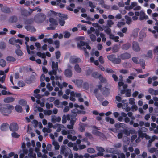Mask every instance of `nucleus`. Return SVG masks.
Here are the masks:
<instances>
[{"label": "nucleus", "instance_id": "1", "mask_svg": "<svg viewBox=\"0 0 158 158\" xmlns=\"http://www.w3.org/2000/svg\"><path fill=\"white\" fill-rule=\"evenodd\" d=\"M138 134L139 135V137H145L146 139H149L148 143V147H149L151 146V143L155 139H157V137L155 135H154L152 137V138L148 135H147V134L145 133H143L141 131H138Z\"/></svg>", "mask_w": 158, "mask_h": 158}, {"label": "nucleus", "instance_id": "2", "mask_svg": "<svg viewBox=\"0 0 158 158\" xmlns=\"http://www.w3.org/2000/svg\"><path fill=\"white\" fill-rule=\"evenodd\" d=\"M77 46L79 49L84 50L85 55L88 56V53L86 51V48L90 50L91 47L89 45L83 41H79L77 43Z\"/></svg>", "mask_w": 158, "mask_h": 158}, {"label": "nucleus", "instance_id": "3", "mask_svg": "<svg viewBox=\"0 0 158 158\" xmlns=\"http://www.w3.org/2000/svg\"><path fill=\"white\" fill-rule=\"evenodd\" d=\"M52 70L48 72L49 74L50 75H56L57 73L56 71L58 69V62L55 63V62L52 61Z\"/></svg>", "mask_w": 158, "mask_h": 158}, {"label": "nucleus", "instance_id": "4", "mask_svg": "<svg viewBox=\"0 0 158 158\" xmlns=\"http://www.w3.org/2000/svg\"><path fill=\"white\" fill-rule=\"evenodd\" d=\"M49 21L51 23L50 26L47 28L48 30H54L58 24L57 21L53 18H51L49 19Z\"/></svg>", "mask_w": 158, "mask_h": 158}, {"label": "nucleus", "instance_id": "5", "mask_svg": "<svg viewBox=\"0 0 158 158\" xmlns=\"http://www.w3.org/2000/svg\"><path fill=\"white\" fill-rule=\"evenodd\" d=\"M68 135H67V137L68 139L70 140H71L72 141H74L76 140L77 139V137L75 136H72V135H74L76 133L75 131L73 129H70L68 130Z\"/></svg>", "mask_w": 158, "mask_h": 158}, {"label": "nucleus", "instance_id": "6", "mask_svg": "<svg viewBox=\"0 0 158 158\" xmlns=\"http://www.w3.org/2000/svg\"><path fill=\"white\" fill-rule=\"evenodd\" d=\"M93 128L95 129L93 130L92 131V133L94 135L99 136L101 139H104V138L105 136L104 135L97 130H99L97 127L94 126H93Z\"/></svg>", "mask_w": 158, "mask_h": 158}, {"label": "nucleus", "instance_id": "7", "mask_svg": "<svg viewBox=\"0 0 158 158\" xmlns=\"http://www.w3.org/2000/svg\"><path fill=\"white\" fill-rule=\"evenodd\" d=\"M76 120V118H71V119L70 121V124H68L67 125V128L69 129H73L74 128V125Z\"/></svg>", "mask_w": 158, "mask_h": 158}, {"label": "nucleus", "instance_id": "8", "mask_svg": "<svg viewBox=\"0 0 158 158\" xmlns=\"http://www.w3.org/2000/svg\"><path fill=\"white\" fill-rule=\"evenodd\" d=\"M18 126L16 123H13L10 124L9 126L10 130L12 131H16L18 129Z\"/></svg>", "mask_w": 158, "mask_h": 158}, {"label": "nucleus", "instance_id": "9", "mask_svg": "<svg viewBox=\"0 0 158 158\" xmlns=\"http://www.w3.org/2000/svg\"><path fill=\"white\" fill-rule=\"evenodd\" d=\"M69 151H71L69 148L66 146H63L61 147L60 153L62 154H65L66 155H67V152Z\"/></svg>", "mask_w": 158, "mask_h": 158}, {"label": "nucleus", "instance_id": "10", "mask_svg": "<svg viewBox=\"0 0 158 158\" xmlns=\"http://www.w3.org/2000/svg\"><path fill=\"white\" fill-rule=\"evenodd\" d=\"M51 118V122L54 123L60 122L61 120V118L59 116L56 117L55 115H52Z\"/></svg>", "mask_w": 158, "mask_h": 158}, {"label": "nucleus", "instance_id": "11", "mask_svg": "<svg viewBox=\"0 0 158 158\" xmlns=\"http://www.w3.org/2000/svg\"><path fill=\"white\" fill-rule=\"evenodd\" d=\"M148 19V16L143 11H140V15L139 19L140 20H146Z\"/></svg>", "mask_w": 158, "mask_h": 158}, {"label": "nucleus", "instance_id": "12", "mask_svg": "<svg viewBox=\"0 0 158 158\" xmlns=\"http://www.w3.org/2000/svg\"><path fill=\"white\" fill-rule=\"evenodd\" d=\"M71 94L72 95H74L76 97L78 98V100L80 102H84V99L81 97V94L79 93H75L74 92H71Z\"/></svg>", "mask_w": 158, "mask_h": 158}, {"label": "nucleus", "instance_id": "13", "mask_svg": "<svg viewBox=\"0 0 158 158\" xmlns=\"http://www.w3.org/2000/svg\"><path fill=\"white\" fill-rule=\"evenodd\" d=\"M132 48L133 50L135 51L139 52L140 50V48L138 43L135 42H133Z\"/></svg>", "mask_w": 158, "mask_h": 158}, {"label": "nucleus", "instance_id": "14", "mask_svg": "<svg viewBox=\"0 0 158 158\" xmlns=\"http://www.w3.org/2000/svg\"><path fill=\"white\" fill-rule=\"evenodd\" d=\"M15 99L12 97H8L5 98L3 99V101L5 103H11L14 102Z\"/></svg>", "mask_w": 158, "mask_h": 158}, {"label": "nucleus", "instance_id": "15", "mask_svg": "<svg viewBox=\"0 0 158 158\" xmlns=\"http://www.w3.org/2000/svg\"><path fill=\"white\" fill-rule=\"evenodd\" d=\"M0 112L4 115H7V114L10 113V110L6 107H4L3 106L2 107Z\"/></svg>", "mask_w": 158, "mask_h": 158}, {"label": "nucleus", "instance_id": "16", "mask_svg": "<svg viewBox=\"0 0 158 158\" xmlns=\"http://www.w3.org/2000/svg\"><path fill=\"white\" fill-rule=\"evenodd\" d=\"M81 61V60L79 58H72L70 59L69 62L70 63H78Z\"/></svg>", "mask_w": 158, "mask_h": 158}, {"label": "nucleus", "instance_id": "17", "mask_svg": "<svg viewBox=\"0 0 158 158\" xmlns=\"http://www.w3.org/2000/svg\"><path fill=\"white\" fill-rule=\"evenodd\" d=\"M120 57L123 60L127 59L131 57V55L128 53H125L121 54Z\"/></svg>", "mask_w": 158, "mask_h": 158}, {"label": "nucleus", "instance_id": "18", "mask_svg": "<svg viewBox=\"0 0 158 158\" xmlns=\"http://www.w3.org/2000/svg\"><path fill=\"white\" fill-rule=\"evenodd\" d=\"M81 112V111H79L76 108L72 110V114L71 115V118H76L77 116V113H80Z\"/></svg>", "mask_w": 158, "mask_h": 158}, {"label": "nucleus", "instance_id": "19", "mask_svg": "<svg viewBox=\"0 0 158 158\" xmlns=\"http://www.w3.org/2000/svg\"><path fill=\"white\" fill-rule=\"evenodd\" d=\"M65 75L67 77H70L72 75V72L71 70L67 69L65 71Z\"/></svg>", "mask_w": 158, "mask_h": 158}, {"label": "nucleus", "instance_id": "20", "mask_svg": "<svg viewBox=\"0 0 158 158\" xmlns=\"http://www.w3.org/2000/svg\"><path fill=\"white\" fill-rule=\"evenodd\" d=\"M9 126V124L7 123H3L1 126V129L3 131H6L7 129Z\"/></svg>", "mask_w": 158, "mask_h": 158}, {"label": "nucleus", "instance_id": "21", "mask_svg": "<svg viewBox=\"0 0 158 158\" xmlns=\"http://www.w3.org/2000/svg\"><path fill=\"white\" fill-rule=\"evenodd\" d=\"M87 125L82 123H80L79 127V131L81 132H83L85 130V127H86Z\"/></svg>", "mask_w": 158, "mask_h": 158}, {"label": "nucleus", "instance_id": "22", "mask_svg": "<svg viewBox=\"0 0 158 158\" xmlns=\"http://www.w3.org/2000/svg\"><path fill=\"white\" fill-rule=\"evenodd\" d=\"M29 151V152L28 154V157L31 158H36V154L33 153L32 148H30Z\"/></svg>", "mask_w": 158, "mask_h": 158}, {"label": "nucleus", "instance_id": "23", "mask_svg": "<svg viewBox=\"0 0 158 158\" xmlns=\"http://www.w3.org/2000/svg\"><path fill=\"white\" fill-rule=\"evenodd\" d=\"M109 37L110 39L114 40L115 42H119L118 39L119 37L118 36H115L114 35L110 34Z\"/></svg>", "mask_w": 158, "mask_h": 158}, {"label": "nucleus", "instance_id": "24", "mask_svg": "<svg viewBox=\"0 0 158 158\" xmlns=\"http://www.w3.org/2000/svg\"><path fill=\"white\" fill-rule=\"evenodd\" d=\"M25 28L27 31H29L32 32H35L36 31V29L35 28L33 27L30 25L25 26Z\"/></svg>", "mask_w": 158, "mask_h": 158}, {"label": "nucleus", "instance_id": "25", "mask_svg": "<svg viewBox=\"0 0 158 158\" xmlns=\"http://www.w3.org/2000/svg\"><path fill=\"white\" fill-rule=\"evenodd\" d=\"M64 126L61 124H56L55 126L54 127V128H57L56 130V131L58 132H60L61 129V128H63Z\"/></svg>", "mask_w": 158, "mask_h": 158}, {"label": "nucleus", "instance_id": "26", "mask_svg": "<svg viewBox=\"0 0 158 158\" xmlns=\"http://www.w3.org/2000/svg\"><path fill=\"white\" fill-rule=\"evenodd\" d=\"M137 5V3L136 2H133L130 6H127L126 7V9L127 10H129L135 8Z\"/></svg>", "mask_w": 158, "mask_h": 158}, {"label": "nucleus", "instance_id": "27", "mask_svg": "<svg viewBox=\"0 0 158 158\" xmlns=\"http://www.w3.org/2000/svg\"><path fill=\"white\" fill-rule=\"evenodd\" d=\"M75 70L77 73H81L82 71L81 69L78 64H76L74 67Z\"/></svg>", "mask_w": 158, "mask_h": 158}, {"label": "nucleus", "instance_id": "28", "mask_svg": "<svg viewBox=\"0 0 158 158\" xmlns=\"http://www.w3.org/2000/svg\"><path fill=\"white\" fill-rule=\"evenodd\" d=\"M139 29L138 28H136L134 29L133 31L132 35L135 38L136 37L138 36V34Z\"/></svg>", "mask_w": 158, "mask_h": 158}, {"label": "nucleus", "instance_id": "29", "mask_svg": "<svg viewBox=\"0 0 158 158\" xmlns=\"http://www.w3.org/2000/svg\"><path fill=\"white\" fill-rule=\"evenodd\" d=\"M128 103H125L124 104V106H123L122 107V108L123 109H124L126 112H129L131 110V107H130L128 106Z\"/></svg>", "mask_w": 158, "mask_h": 158}, {"label": "nucleus", "instance_id": "30", "mask_svg": "<svg viewBox=\"0 0 158 158\" xmlns=\"http://www.w3.org/2000/svg\"><path fill=\"white\" fill-rule=\"evenodd\" d=\"M131 45L130 43H127L122 46V48L123 50H127L131 47Z\"/></svg>", "mask_w": 158, "mask_h": 158}, {"label": "nucleus", "instance_id": "31", "mask_svg": "<svg viewBox=\"0 0 158 158\" xmlns=\"http://www.w3.org/2000/svg\"><path fill=\"white\" fill-rule=\"evenodd\" d=\"M17 21V18L15 16L11 17L9 19L10 22L12 23H15Z\"/></svg>", "mask_w": 158, "mask_h": 158}, {"label": "nucleus", "instance_id": "32", "mask_svg": "<svg viewBox=\"0 0 158 158\" xmlns=\"http://www.w3.org/2000/svg\"><path fill=\"white\" fill-rule=\"evenodd\" d=\"M1 10L4 12L6 13H10V8L7 7H1Z\"/></svg>", "mask_w": 158, "mask_h": 158}, {"label": "nucleus", "instance_id": "33", "mask_svg": "<svg viewBox=\"0 0 158 158\" xmlns=\"http://www.w3.org/2000/svg\"><path fill=\"white\" fill-rule=\"evenodd\" d=\"M75 5L74 4H71L69 6H67L66 8L67 9L70 11H73V8H75Z\"/></svg>", "mask_w": 158, "mask_h": 158}, {"label": "nucleus", "instance_id": "34", "mask_svg": "<svg viewBox=\"0 0 158 158\" xmlns=\"http://www.w3.org/2000/svg\"><path fill=\"white\" fill-rule=\"evenodd\" d=\"M105 119L107 122H109L110 124H113L115 122L114 120L113 119L110 118L108 117H106L105 118Z\"/></svg>", "mask_w": 158, "mask_h": 158}, {"label": "nucleus", "instance_id": "35", "mask_svg": "<svg viewBox=\"0 0 158 158\" xmlns=\"http://www.w3.org/2000/svg\"><path fill=\"white\" fill-rule=\"evenodd\" d=\"M26 145L27 147L29 148L31 145L33 147H34L35 146V143L33 140H32L31 141V143L30 142H27L26 143Z\"/></svg>", "mask_w": 158, "mask_h": 158}, {"label": "nucleus", "instance_id": "36", "mask_svg": "<svg viewBox=\"0 0 158 158\" xmlns=\"http://www.w3.org/2000/svg\"><path fill=\"white\" fill-rule=\"evenodd\" d=\"M6 60L7 61L10 62H13L16 60L15 58L10 56H7L6 57Z\"/></svg>", "mask_w": 158, "mask_h": 158}, {"label": "nucleus", "instance_id": "37", "mask_svg": "<svg viewBox=\"0 0 158 158\" xmlns=\"http://www.w3.org/2000/svg\"><path fill=\"white\" fill-rule=\"evenodd\" d=\"M56 15L58 16L59 17L61 18L60 19H66L67 18V15L61 13H57Z\"/></svg>", "mask_w": 158, "mask_h": 158}, {"label": "nucleus", "instance_id": "38", "mask_svg": "<svg viewBox=\"0 0 158 158\" xmlns=\"http://www.w3.org/2000/svg\"><path fill=\"white\" fill-rule=\"evenodd\" d=\"M6 61L3 59H1L0 60V65L2 67H4L6 65Z\"/></svg>", "mask_w": 158, "mask_h": 158}, {"label": "nucleus", "instance_id": "39", "mask_svg": "<svg viewBox=\"0 0 158 158\" xmlns=\"http://www.w3.org/2000/svg\"><path fill=\"white\" fill-rule=\"evenodd\" d=\"M115 57L116 56L115 55H111L108 56H107V58L109 60L112 61L113 62Z\"/></svg>", "mask_w": 158, "mask_h": 158}, {"label": "nucleus", "instance_id": "40", "mask_svg": "<svg viewBox=\"0 0 158 158\" xmlns=\"http://www.w3.org/2000/svg\"><path fill=\"white\" fill-rule=\"evenodd\" d=\"M52 144L55 146V148L56 150H58L60 146L57 142L53 140Z\"/></svg>", "mask_w": 158, "mask_h": 158}, {"label": "nucleus", "instance_id": "41", "mask_svg": "<svg viewBox=\"0 0 158 158\" xmlns=\"http://www.w3.org/2000/svg\"><path fill=\"white\" fill-rule=\"evenodd\" d=\"M119 49V46L118 45H114L112 48V51L113 52L115 53L118 51Z\"/></svg>", "mask_w": 158, "mask_h": 158}, {"label": "nucleus", "instance_id": "42", "mask_svg": "<svg viewBox=\"0 0 158 158\" xmlns=\"http://www.w3.org/2000/svg\"><path fill=\"white\" fill-rule=\"evenodd\" d=\"M37 55L39 57H41L43 58H46V55L44 53H42L41 52H38L37 53Z\"/></svg>", "mask_w": 158, "mask_h": 158}, {"label": "nucleus", "instance_id": "43", "mask_svg": "<svg viewBox=\"0 0 158 158\" xmlns=\"http://www.w3.org/2000/svg\"><path fill=\"white\" fill-rule=\"evenodd\" d=\"M16 110L18 112H21L22 110V107L19 105H17L15 107Z\"/></svg>", "mask_w": 158, "mask_h": 158}, {"label": "nucleus", "instance_id": "44", "mask_svg": "<svg viewBox=\"0 0 158 158\" xmlns=\"http://www.w3.org/2000/svg\"><path fill=\"white\" fill-rule=\"evenodd\" d=\"M87 152L90 153H94L96 152L95 150L91 148H88L87 150Z\"/></svg>", "mask_w": 158, "mask_h": 158}, {"label": "nucleus", "instance_id": "45", "mask_svg": "<svg viewBox=\"0 0 158 158\" xmlns=\"http://www.w3.org/2000/svg\"><path fill=\"white\" fill-rule=\"evenodd\" d=\"M9 68H7L4 71H3L0 70V75H3V76H6V74L9 71Z\"/></svg>", "mask_w": 158, "mask_h": 158}, {"label": "nucleus", "instance_id": "46", "mask_svg": "<svg viewBox=\"0 0 158 158\" xmlns=\"http://www.w3.org/2000/svg\"><path fill=\"white\" fill-rule=\"evenodd\" d=\"M125 19L126 20V23L127 24H129L132 21L131 19V18L128 17L127 16H125Z\"/></svg>", "mask_w": 158, "mask_h": 158}, {"label": "nucleus", "instance_id": "47", "mask_svg": "<svg viewBox=\"0 0 158 158\" xmlns=\"http://www.w3.org/2000/svg\"><path fill=\"white\" fill-rule=\"evenodd\" d=\"M98 88H96L94 91V93L96 94H97L99 92V90H101L102 85H99L97 86Z\"/></svg>", "mask_w": 158, "mask_h": 158}, {"label": "nucleus", "instance_id": "48", "mask_svg": "<svg viewBox=\"0 0 158 158\" xmlns=\"http://www.w3.org/2000/svg\"><path fill=\"white\" fill-rule=\"evenodd\" d=\"M123 66L127 68H130L131 67V64L130 63L125 62L123 64Z\"/></svg>", "mask_w": 158, "mask_h": 158}, {"label": "nucleus", "instance_id": "49", "mask_svg": "<svg viewBox=\"0 0 158 158\" xmlns=\"http://www.w3.org/2000/svg\"><path fill=\"white\" fill-rule=\"evenodd\" d=\"M9 42L10 44H15L16 43V39L14 38H11L9 40Z\"/></svg>", "mask_w": 158, "mask_h": 158}, {"label": "nucleus", "instance_id": "50", "mask_svg": "<svg viewBox=\"0 0 158 158\" xmlns=\"http://www.w3.org/2000/svg\"><path fill=\"white\" fill-rule=\"evenodd\" d=\"M121 62V59L119 58H115L114 59L113 63L115 64H118L120 63Z\"/></svg>", "mask_w": 158, "mask_h": 158}, {"label": "nucleus", "instance_id": "51", "mask_svg": "<svg viewBox=\"0 0 158 158\" xmlns=\"http://www.w3.org/2000/svg\"><path fill=\"white\" fill-rule=\"evenodd\" d=\"M99 79L100 81L102 83H105L106 82V79L105 78L103 77L101 75L99 76Z\"/></svg>", "mask_w": 158, "mask_h": 158}, {"label": "nucleus", "instance_id": "52", "mask_svg": "<svg viewBox=\"0 0 158 158\" xmlns=\"http://www.w3.org/2000/svg\"><path fill=\"white\" fill-rule=\"evenodd\" d=\"M42 131L44 133L47 132L48 133H49L51 132L52 130L50 129L49 128L44 127L42 129Z\"/></svg>", "mask_w": 158, "mask_h": 158}, {"label": "nucleus", "instance_id": "53", "mask_svg": "<svg viewBox=\"0 0 158 158\" xmlns=\"http://www.w3.org/2000/svg\"><path fill=\"white\" fill-rule=\"evenodd\" d=\"M107 26L109 27H110L114 24V22L110 20L107 21Z\"/></svg>", "mask_w": 158, "mask_h": 158}, {"label": "nucleus", "instance_id": "54", "mask_svg": "<svg viewBox=\"0 0 158 158\" xmlns=\"http://www.w3.org/2000/svg\"><path fill=\"white\" fill-rule=\"evenodd\" d=\"M15 53L17 55L20 56H22L23 54L22 51L19 49L16 50Z\"/></svg>", "mask_w": 158, "mask_h": 158}, {"label": "nucleus", "instance_id": "55", "mask_svg": "<svg viewBox=\"0 0 158 158\" xmlns=\"http://www.w3.org/2000/svg\"><path fill=\"white\" fill-rule=\"evenodd\" d=\"M55 45V48H58L60 46V42L59 41L56 40L53 43Z\"/></svg>", "mask_w": 158, "mask_h": 158}, {"label": "nucleus", "instance_id": "56", "mask_svg": "<svg viewBox=\"0 0 158 158\" xmlns=\"http://www.w3.org/2000/svg\"><path fill=\"white\" fill-rule=\"evenodd\" d=\"M89 36L92 41L94 42L96 41V37L94 35L90 34Z\"/></svg>", "mask_w": 158, "mask_h": 158}, {"label": "nucleus", "instance_id": "57", "mask_svg": "<svg viewBox=\"0 0 158 158\" xmlns=\"http://www.w3.org/2000/svg\"><path fill=\"white\" fill-rule=\"evenodd\" d=\"M6 47L5 43L4 42H1L0 43V49L2 50H4Z\"/></svg>", "mask_w": 158, "mask_h": 158}, {"label": "nucleus", "instance_id": "58", "mask_svg": "<svg viewBox=\"0 0 158 158\" xmlns=\"http://www.w3.org/2000/svg\"><path fill=\"white\" fill-rule=\"evenodd\" d=\"M146 36V34L143 31H141L139 33V37L141 38H145Z\"/></svg>", "mask_w": 158, "mask_h": 158}, {"label": "nucleus", "instance_id": "59", "mask_svg": "<svg viewBox=\"0 0 158 158\" xmlns=\"http://www.w3.org/2000/svg\"><path fill=\"white\" fill-rule=\"evenodd\" d=\"M156 150V148H148V151L151 153H153Z\"/></svg>", "mask_w": 158, "mask_h": 158}, {"label": "nucleus", "instance_id": "60", "mask_svg": "<svg viewBox=\"0 0 158 158\" xmlns=\"http://www.w3.org/2000/svg\"><path fill=\"white\" fill-rule=\"evenodd\" d=\"M73 81L76 84H77L78 85H80L82 83V81L81 80H74Z\"/></svg>", "mask_w": 158, "mask_h": 158}, {"label": "nucleus", "instance_id": "61", "mask_svg": "<svg viewBox=\"0 0 158 158\" xmlns=\"http://www.w3.org/2000/svg\"><path fill=\"white\" fill-rule=\"evenodd\" d=\"M52 111L51 110H44V114L45 115H50L52 114Z\"/></svg>", "mask_w": 158, "mask_h": 158}, {"label": "nucleus", "instance_id": "62", "mask_svg": "<svg viewBox=\"0 0 158 158\" xmlns=\"http://www.w3.org/2000/svg\"><path fill=\"white\" fill-rule=\"evenodd\" d=\"M1 93L3 95L12 94L10 92H7V91L5 90H2L1 91Z\"/></svg>", "mask_w": 158, "mask_h": 158}, {"label": "nucleus", "instance_id": "63", "mask_svg": "<svg viewBox=\"0 0 158 158\" xmlns=\"http://www.w3.org/2000/svg\"><path fill=\"white\" fill-rule=\"evenodd\" d=\"M83 156L82 155H79L77 153H75L74 154V158H83Z\"/></svg>", "mask_w": 158, "mask_h": 158}, {"label": "nucleus", "instance_id": "64", "mask_svg": "<svg viewBox=\"0 0 158 158\" xmlns=\"http://www.w3.org/2000/svg\"><path fill=\"white\" fill-rule=\"evenodd\" d=\"M135 99L133 98H130L129 99V103L131 105H133L135 104Z\"/></svg>", "mask_w": 158, "mask_h": 158}]
</instances>
